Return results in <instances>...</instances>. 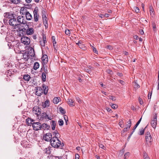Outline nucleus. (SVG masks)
<instances>
[{"label": "nucleus", "instance_id": "nucleus-63", "mask_svg": "<svg viewBox=\"0 0 159 159\" xmlns=\"http://www.w3.org/2000/svg\"><path fill=\"white\" fill-rule=\"evenodd\" d=\"M139 32L140 34L142 35H143L144 34L143 30L142 29L140 30Z\"/></svg>", "mask_w": 159, "mask_h": 159}, {"label": "nucleus", "instance_id": "nucleus-20", "mask_svg": "<svg viewBox=\"0 0 159 159\" xmlns=\"http://www.w3.org/2000/svg\"><path fill=\"white\" fill-rule=\"evenodd\" d=\"M42 105L44 108L49 107V104L48 100H46L44 102H42Z\"/></svg>", "mask_w": 159, "mask_h": 159}, {"label": "nucleus", "instance_id": "nucleus-29", "mask_svg": "<svg viewBox=\"0 0 159 159\" xmlns=\"http://www.w3.org/2000/svg\"><path fill=\"white\" fill-rule=\"evenodd\" d=\"M127 124H126V127L127 128V129H129L131 125V120L130 119L129 121H128L127 122Z\"/></svg>", "mask_w": 159, "mask_h": 159}, {"label": "nucleus", "instance_id": "nucleus-41", "mask_svg": "<svg viewBox=\"0 0 159 159\" xmlns=\"http://www.w3.org/2000/svg\"><path fill=\"white\" fill-rule=\"evenodd\" d=\"M130 153L129 152H127L125 153L124 155V159H127L128 156L129 155Z\"/></svg>", "mask_w": 159, "mask_h": 159}, {"label": "nucleus", "instance_id": "nucleus-60", "mask_svg": "<svg viewBox=\"0 0 159 159\" xmlns=\"http://www.w3.org/2000/svg\"><path fill=\"white\" fill-rule=\"evenodd\" d=\"M135 11L136 13H138V12H139V9L138 7H136Z\"/></svg>", "mask_w": 159, "mask_h": 159}, {"label": "nucleus", "instance_id": "nucleus-28", "mask_svg": "<svg viewBox=\"0 0 159 159\" xmlns=\"http://www.w3.org/2000/svg\"><path fill=\"white\" fill-rule=\"evenodd\" d=\"M39 64L38 62H35L33 68L34 70H36L39 67Z\"/></svg>", "mask_w": 159, "mask_h": 159}, {"label": "nucleus", "instance_id": "nucleus-47", "mask_svg": "<svg viewBox=\"0 0 159 159\" xmlns=\"http://www.w3.org/2000/svg\"><path fill=\"white\" fill-rule=\"evenodd\" d=\"M38 7H36L34 10V14H38Z\"/></svg>", "mask_w": 159, "mask_h": 159}, {"label": "nucleus", "instance_id": "nucleus-24", "mask_svg": "<svg viewBox=\"0 0 159 159\" xmlns=\"http://www.w3.org/2000/svg\"><path fill=\"white\" fill-rule=\"evenodd\" d=\"M56 123L55 121L53 120L51 122V126L52 130H54L55 129Z\"/></svg>", "mask_w": 159, "mask_h": 159}, {"label": "nucleus", "instance_id": "nucleus-16", "mask_svg": "<svg viewBox=\"0 0 159 159\" xmlns=\"http://www.w3.org/2000/svg\"><path fill=\"white\" fill-rule=\"evenodd\" d=\"M25 15L26 19L28 20H30L32 18V15L29 11H27L25 13Z\"/></svg>", "mask_w": 159, "mask_h": 159}, {"label": "nucleus", "instance_id": "nucleus-23", "mask_svg": "<svg viewBox=\"0 0 159 159\" xmlns=\"http://www.w3.org/2000/svg\"><path fill=\"white\" fill-rule=\"evenodd\" d=\"M142 119V117L140 118V119L138 120V121L137 122L136 125H135L133 129V132H134L135 131V130L136 128L137 127V126H138L139 124H140Z\"/></svg>", "mask_w": 159, "mask_h": 159}, {"label": "nucleus", "instance_id": "nucleus-10", "mask_svg": "<svg viewBox=\"0 0 159 159\" xmlns=\"http://www.w3.org/2000/svg\"><path fill=\"white\" fill-rule=\"evenodd\" d=\"M41 60L42 61V64L43 66L44 65H46V64L48 63V56L46 54L43 55L42 57Z\"/></svg>", "mask_w": 159, "mask_h": 159}, {"label": "nucleus", "instance_id": "nucleus-48", "mask_svg": "<svg viewBox=\"0 0 159 159\" xmlns=\"http://www.w3.org/2000/svg\"><path fill=\"white\" fill-rule=\"evenodd\" d=\"M46 113L45 112L42 113L41 114V118L43 120L44 119L45 117V115H46Z\"/></svg>", "mask_w": 159, "mask_h": 159}, {"label": "nucleus", "instance_id": "nucleus-59", "mask_svg": "<svg viewBox=\"0 0 159 159\" xmlns=\"http://www.w3.org/2000/svg\"><path fill=\"white\" fill-rule=\"evenodd\" d=\"M109 98L110 99L112 100V101H115L116 100V99L115 98V97H113L112 96H110L109 97Z\"/></svg>", "mask_w": 159, "mask_h": 159}, {"label": "nucleus", "instance_id": "nucleus-61", "mask_svg": "<svg viewBox=\"0 0 159 159\" xmlns=\"http://www.w3.org/2000/svg\"><path fill=\"white\" fill-rule=\"evenodd\" d=\"M134 132H133V131H132L131 133L130 134H129V136H128V139H127V140L128 141H129V139H130V138L132 135L133 134V133Z\"/></svg>", "mask_w": 159, "mask_h": 159}, {"label": "nucleus", "instance_id": "nucleus-19", "mask_svg": "<svg viewBox=\"0 0 159 159\" xmlns=\"http://www.w3.org/2000/svg\"><path fill=\"white\" fill-rule=\"evenodd\" d=\"M43 23L45 25L46 28H47L48 27V20L46 16H44V17H42Z\"/></svg>", "mask_w": 159, "mask_h": 159}, {"label": "nucleus", "instance_id": "nucleus-5", "mask_svg": "<svg viewBox=\"0 0 159 159\" xmlns=\"http://www.w3.org/2000/svg\"><path fill=\"white\" fill-rule=\"evenodd\" d=\"M21 42L25 45H29L30 43V39L27 37L24 36H21Z\"/></svg>", "mask_w": 159, "mask_h": 159}, {"label": "nucleus", "instance_id": "nucleus-56", "mask_svg": "<svg viewBox=\"0 0 159 159\" xmlns=\"http://www.w3.org/2000/svg\"><path fill=\"white\" fill-rule=\"evenodd\" d=\"M140 87L139 85L136 82H135V84L134 86V87L135 88H139Z\"/></svg>", "mask_w": 159, "mask_h": 159}, {"label": "nucleus", "instance_id": "nucleus-42", "mask_svg": "<svg viewBox=\"0 0 159 159\" xmlns=\"http://www.w3.org/2000/svg\"><path fill=\"white\" fill-rule=\"evenodd\" d=\"M91 46L93 50V52L96 54H98V51L96 50V49L93 46L91 45Z\"/></svg>", "mask_w": 159, "mask_h": 159}, {"label": "nucleus", "instance_id": "nucleus-7", "mask_svg": "<svg viewBox=\"0 0 159 159\" xmlns=\"http://www.w3.org/2000/svg\"><path fill=\"white\" fill-rule=\"evenodd\" d=\"M43 138L45 141L50 142V141L52 139V135L50 133H46L43 136Z\"/></svg>", "mask_w": 159, "mask_h": 159}, {"label": "nucleus", "instance_id": "nucleus-1", "mask_svg": "<svg viewBox=\"0 0 159 159\" xmlns=\"http://www.w3.org/2000/svg\"><path fill=\"white\" fill-rule=\"evenodd\" d=\"M22 51H20L21 52ZM23 52V53L20 52L18 54V58L21 59H23L25 61H27L28 59L30 58V56L29 55V53L26 52H25L24 51H22Z\"/></svg>", "mask_w": 159, "mask_h": 159}, {"label": "nucleus", "instance_id": "nucleus-18", "mask_svg": "<svg viewBox=\"0 0 159 159\" xmlns=\"http://www.w3.org/2000/svg\"><path fill=\"white\" fill-rule=\"evenodd\" d=\"M34 121V120L31 119L30 118L28 117V118L26 119V121L27 125H32V122H33Z\"/></svg>", "mask_w": 159, "mask_h": 159}, {"label": "nucleus", "instance_id": "nucleus-22", "mask_svg": "<svg viewBox=\"0 0 159 159\" xmlns=\"http://www.w3.org/2000/svg\"><path fill=\"white\" fill-rule=\"evenodd\" d=\"M30 78V76L28 74L25 75L23 77V79L26 81H28Z\"/></svg>", "mask_w": 159, "mask_h": 159}, {"label": "nucleus", "instance_id": "nucleus-64", "mask_svg": "<svg viewBox=\"0 0 159 159\" xmlns=\"http://www.w3.org/2000/svg\"><path fill=\"white\" fill-rule=\"evenodd\" d=\"M54 159H63L62 157H55Z\"/></svg>", "mask_w": 159, "mask_h": 159}, {"label": "nucleus", "instance_id": "nucleus-62", "mask_svg": "<svg viewBox=\"0 0 159 159\" xmlns=\"http://www.w3.org/2000/svg\"><path fill=\"white\" fill-rule=\"evenodd\" d=\"M150 14L151 16H152V15L153 16L154 15V11L153 9L151 11H150Z\"/></svg>", "mask_w": 159, "mask_h": 159}, {"label": "nucleus", "instance_id": "nucleus-38", "mask_svg": "<svg viewBox=\"0 0 159 159\" xmlns=\"http://www.w3.org/2000/svg\"><path fill=\"white\" fill-rule=\"evenodd\" d=\"M37 89L39 91L41 92V93H40L38 95L39 96H40L43 93V89L42 88L40 87H38Z\"/></svg>", "mask_w": 159, "mask_h": 159}, {"label": "nucleus", "instance_id": "nucleus-14", "mask_svg": "<svg viewBox=\"0 0 159 159\" xmlns=\"http://www.w3.org/2000/svg\"><path fill=\"white\" fill-rule=\"evenodd\" d=\"M145 140L146 141V144L149 147L151 145L152 142V136H151L149 137H148L145 138Z\"/></svg>", "mask_w": 159, "mask_h": 159}, {"label": "nucleus", "instance_id": "nucleus-49", "mask_svg": "<svg viewBox=\"0 0 159 159\" xmlns=\"http://www.w3.org/2000/svg\"><path fill=\"white\" fill-rule=\"evenodd\" d=\"M125 152V150L123 148L122 150H121L120 151V153L119 154V155H120V156H122L124 154V152Z\"/></svg>", "mask_w": 159, "mask_h": 159}, {"label": "nucleus", "instance_id": "nucleus-43", "mask_svg": "<svg viewBox=\"0 0 159 159\" xmlns=\"http://www.w3.org/2000/svg\"><path fill=\"white\" fill-rule=\"evenodd\" d=\"M76 44H77L81 48H82L84 46V45L81 44L80 41H79V42Z\"/></svg>", "mask_w": 159, "mask_h": 159}, {"label": "nucleus", "instance_id": "nucleus-52", "mask_svg": "<svg viewBox=\"0 0 159 159\" xmlns=\"http://www.w3.org/2000/svg\"><path fill=\"white\" fill-rule=\"evenodd\" d=\"M106 72L109 74L112 75L113 74L112 71L110 70H106Z\"/></svg>", "mask_w": 159, "mask_h": 159}, {"label": "nucleus", "instance_id": "nucleus-44", "mask_svg": "<svg viewBox=\"0 0 159 159\" xmlns=\"http://www.w3.org/2000/svg\"><path fill=\"white\" fill-rule=\"evenodd\" d=\"M151 135L150 134V133L149 131H148L145 134V138H148V137H149L151 136Z\"/></svg>", "mask_w": 159, "mask_h": 159}, {"label": "nucleus", "instance_id": "nucleus-45", "mask_svg": "<svg viewBox=\"0 0 159 159\" xmlns=\"http://www.w3.org/2000/svg\"><path fill=\"white\" fill-rule=\"evenodd\" d=\"M46 42L44 41H39V43L40 45L44 47L45 46V43Z\"/></svg>", "mask_w": 159, "mask_h": 159}, {"label": "nucleus", "instance_id": "nucleus-15", "mask_svg": "<svg viewBox=\"0 0 159 159\" xmlns=\"http://www.w3.org/2000/svg\"><path fill=\"white\" fill-rule=\"evenodd\" d=\"M41 129H42L44 130L48 129H49L50 126L48 125L47 124L43 123L42 124H41Z\"/></svg>", "mask_w": 159, "mask_h": 159}, {"label": "nucleus", "instance_id": "nucleus-2", "mask_svg": "<svg viewBox=\"0 0 159 159\" xmlns=\"http://www.w3.org/2000/svg\"><path fill=\"white\" fill-rule=\"evenodd\" d=\"M50 143L52 147L55 148H58L60 146L61 141L59 139H52L50 141Z\"/></svg>", "mask_w": 159, "mask_h": 159}, {"label": "nucleus", "instance_id": "nucleus-6", "mask_svg": "<svg viewBox=\"0 0 159 159\" xmlns=\"http://www.w3.org/2000/svg\"><path fill=\"white\" fill-rule=\"evenodd\" d=\"M25 17L23 16H18L17 17V21L18 23L22 24L24 25H26V21L24 19Z\"/></svg>", "mask_w": 159, "mask_h": 159}, {"label": "nucleus", "instance_id": "nucleus-35", "mask_svg": "<svg viewBox=\"0 0 159 159\" xmlns=\"http://www.w3.org/2000/svg\"><path fill=\"white\" fill-rule=\"evenodd\" d=\"M152 29H153V30L154 32H156L157 29V28L156 27V25L155 23V22H153L152 23Z\"/></svg>", "mask_w": 159, "mask_h": 159}, {"label": "nucleus", "instance_id": "nucleus-31", "mask_svg": "<svg viewBox=\"0 0 159 159\" xmlns=\"http://www.w3.org/2000/svg\"><path fill=\"white\" fill-rule=\"evenodd\" d=\"M57 134H56V135L55 136L52 137V139H59V138L60 137V136L58 133V132H56Z\"/></svg>", "mask_w": 159, "mask_h": 159}, {"label": "nucleus", "instance_id": "nucleus-50", "mask_svg": "<svg viewBox=\"0 0 159 159\" xmlns=\"http://www.w3.org/2000/svg\"><path fill=\"white\" fill-rule=\"evenodd\" d=\"M111 106V107L114 109H116L118 107L117 105L115 104H112Z\"/></svg>", "mask_w": 159, "mask_h": 159}, {"label": "nucleus", "instance_id": "nucleus-57", "mask_svg": "<svg viewBox=\"0 0 159 159\" xmlns=\"http://www.w3.org/2000/svg\"><path fill=\"white\" fill-rule=\"evenodd\" d=\"M65 33L66 35H68L70 34V31L68 29L66 30L65 31Z\"/></svg>", "mask_w": 159, "mask_h": 159}, {"label": "nucleus", "instance_id": "nucleus-13", "mask_svg": "<svg viewBox=\"0 0 159 159\" xmlns=\"http://www.w3.org/2000/svg\"><path fill=\"white\" fill-rule=\"evenodd\" d=\"M14 16H16V15L12 13L11 12H6L4 13V17L8 19L12 18Z\"/></svg>", "mask_w": 159, "mask_h": 159}, {"label": "nucleus", "instance_id": "nucleus-4", "mask_svg": "<svg viewBox=\"0 0 159 159\" xmlns=\"http://www.w3.org/2000/svg\"><path fill=\"white\" fill-rule=\"evenodd\" d=\"M16 16H14L12 18H11L9 20V25L13 27H16L20 25V23H18L16 18Z\"/></svg>", "mask_w": 159, "mask_h": 159}, {"label": "nucleus", "instance_id": "nucleus-3", "mask_svg": "<svg viewBox=\"0 0 159 159\" xmlns=\"http://www.w3.org/2000/svg\"><path fill=\"white\" fill-rule=\"evenodd\" d=\"M24 25L25 27L22 26L21 27H20L18 28V36L19 37H21L26 35V28L25 25Z\"/></svg>", "mask_w": 159, "mask_h": 159}, {"label": "nucleus", "instance_id": "nucleus-33", "mask_svg": "<svg viewBox=\"0 0 159 159\" xmlns=\"http://www.w3.org/2000/svg\"><path fill=\"white\" fill-rule=\"evenodd\" d=\"M39 15L38 14H34V21L35 22H37L38 20V17Z\"/></svg>", "mask_w": 159, "mask_h": 159}, {"label": "nucleus", "instance_id": "nucleus-11", "mask_svg": "<svg viewBox=\"0 0 159 159\" xmlns=\"http://www.w3.org/2000/svg\"><path fill=\"white\" fill-rule=\"evenodd\" d=\"M41 109L38 106H35L33 108V111L36 112L35 114L38 116L41 113Z\"/></svg>", "mask_w": 159, "mask_h": 159}, {"label": "nucleus", "instance_id": "nucleus-37", "mask_svg": "<svg viewBox=\"0 0 159 159\" xmlns=\"http://www.w3.org/2000/svg\"><path fill=\"white\" fill-rule=\"evenodd\" d=\"M143 153L144 159H150L147 154L145 152H144Z\"/></svg>", "mask_w": 159, "mask_h": 159}, {"label": "nucleus", "instance_id": "nucleus-25", "mask_svg": "<svg viewBox=\"0 0 159 159\" xmlns=\"http://www.w3.org/2000/svg\"><path fill=\"white\" fill-rule=\"evenodd\" d=\"M68 101L67 102L70 106H74L75 105L73 104L74 103V101L71 99H68Z\"/></svg>", "mask_w": 159, "mask_h": 159}, {"label": "nucleus", "instance_id": "nucleus-32", "mask_svg": "<svg viewBox=\"0 0 159 159\" xmlns=\"http://www.w3.org/2000/svg\"><path fill=\"white\" fill-rule=\"evenodd\" d=\"M151 124L153 128H155L156 126L157 122H154L153 120H151Z\"/></svg>", "mask_w": 159, "mask_h": 159}, {"label": "nucleus", "instance_id": "nucleus-39", "mask_svg": "<svg viewBox=\"0 0 159 159\" xmlns=\"http://www.w3.org/2000/svg\"><path fill=\"white\" fill-rule=\"evenodd\" d=\"M45 65H44V66L43 65V66H42V68L41 70H42V68H43V70H44V72H45V74L46 73L47 74L48 73V69H47V67L46 66V67L45 66Z\"/></svg>", "mask_w": 159, "mask_h": 159}, {"label": "nucleus", "instance_id": "nucleus-58", "mask_svg": "<svg viewBox=\"0 0 159 159\" xmlns=\"http://www.w3.org/2000/svg\"><path fill=\"white\" fill-rule=\"evenodd\" d=\"M139 103L141 105L143 104V101L142 100V99L141 98H139Z\"/></svg>", "mask_w": 159, "mask_h": 159}, {"label": "nucleus", "instance_id": "nucleus-27", "mask_svg": "<svg viewBox=\"0 0 159 159\" xmlns=\"http://www.w3.org/2000/svg\"><path fill=\"white\" fill-rule=\"evenodd\" d=\"M10 1L11 3L16 4L20 3V2H21L20 0H10Z\"/></svg>", "mask_w": 159, "mask_h": 159}, {"label": "nucleus", "instance_id": "nucleus-51", "mask_svg": "<svg viewBox=\"0 0 159 159\" xmlns=\"http://www.w3.org/2000/svg\"><path fill=\"white\" fill-rule=\"evenodd\" d=\"M45 119H48L49 120H51L52 119V118H51V117H49L48 116V115H47V114L45 115Z\"/></svg>", "mask_w": 159, "mask_h": 159}, {"label": "nucleus", "instance_id": "nucleus-8", "mask_svg": "<svg viewBox=\"0 0 159 159\" xmlns=\"http://www.w3.org/2000/svg\"><path fill=\"white\" fill-rule=\"evenodd\" d=\"M32 125L34 130L38 131L41 129V123L39 122H34Z\"/></svg>", "mask_w": 159, "mask_h": 159}, {"label": "nucleus", "instance_id": "nucleus-12", "mask_svg": "<svg viewBox=\"0 0 159 159\" xmlns=\"http://www.w3.org/2000/svg\"><path fill=\"white\" fill-rule=\"evenodd\" d=\"M28 50V51H27L28 52H27L29 53L30 56L34 57L35 55V51L34 48L32 47H30L29 48Z\"/></svg>", "mask_w": 159, "mask_h": 159}, {"label": "nucleus", "instance_id": "nucleus-54", "mask_svg": "<svg viewBox=\"0 0 159 159\" xmlns=\"http://www.w3.org/2000/svg\"><path fill=\"white\" fill-rule=\"evenodd\" d=\"M43 41H45V42H47V40H46V36L44 34H43Z\"/></svg>", "mask_w": 159, "mask_h": 159}, {"label": "nucleus", "instance_id": "nucleus-55", "mask_svg": "<svg viewBox=\"0 0 159 159\" xmlns=\"http://www.w3.org/2000/svg\"><path fill=\"white\" fill-rule=\"evenodd\" d=\"M99 147L105 150L106 149V147L102 144H100L99 145Z\"/></svg>", "mask_w": 159, "mask_h": 159}, {"label": "nucleus", "instance_id": "nucleus-17", "mask_svg": "<svg viewBox=\"0 0 159 159\" xmlns=\"http://www.w3.org/2000/svg\"><path fill=\"white\" fill-rule=\"evenodd\" d=\"M43 89V93L45 95L47 94L48 93V87L47 86L43 84L42 85Z\"/></svg>", "mask_w": 159, "mask_h": 159}, {"label": "nucleus", "instance_id": "nucleus-26", "mask_svg": "<svg viewBox=\"0 0 159 159\" xmlns=\"http://www.w3.org/2000/svg\"><path fill=\"white\" fill-rule=\"evenodd\" d=\"M42 80L43 82H45L46 80V75L45 72H43L41 75Z\"/></svg>", "mask_w": 159, "mask_h": 159}, {"label": "nucleus", "instance_id": "nucleus-40", "mask_svg": "<svg viewBox=\"0 0 159 159\" xmlns=\"http://www.w3.org/2000/svg\"><path fill=\"white\" fill-rule=\"evenodd\" d=\"M58 123L59 125L60 126L63 125L64 124V122L63 120L61 119H59L58 121Z\"/></svg>", "mask_w": 159, "mask_h": 159}, {"label": "nucleus", "instance_id": "nucleus-30", "mask_svg": "<svg viewBox=\"0 0 159 159\" xmlns=\"http://www.w3.org/2000/svg\"><path fill=\"white\" fill-rule=\"evenodd\" d=\"M60 98L55 97L53 100V102L55 104H57L59 101Z\"/></svg>", "mask_w": 159, "mask_h": 159}, {"label": "nucleus", "instance_id": "nucleus-36", "mask_svg": "<svg viewBox=\"0 0 159 159\" xmlns=\"http://www.w3.org/2000/svg\"><path fill=\"white\" fill-rule=\"evenodd\" d=\"M145 129L142 128L141 129H139V134L140 135H143L144 134Z\"/></svg>", "mask_w": 159, "mask_h": 159}, {"label": "nucleus", "instance_id": "nucleus-9", "mask_svg": "<svg viewBox=\"0 0 159 159\" xmlns=\"http://www.w3.org/2000/svg\"><path fill=\"white\" fill-rule=\"evenodd\" d=\"M26 34L27 35L32 34L34 32V29L32 28H30L27 24H26Z\"/></svg>", "mask_w": 159, "mask_h": 159}, {"label": "nucleus", "instance_id": "nucleus-53", "mask_svg": "<svg viewBox=\"0 0 159 159\" xmlns=\"http://www.w3.org/2000/svg\"><path fill=\"white\" fill-rule=\"evenodd\" d=\"M46 12L44 10H43L42 11V17H44V16H46L45 15Z\"/></svg>", "mask_w": 159, "mask_h": 159}, {"label": "nucleus", "instance_id": "nucleus-46", "mask_svg": "<svg viewBox=\"0 0 159 159\" xmlns=\"http://www.w3.org/2000/svg\"><path fill=\"white\" fill-rule=\"evenodd\" d=\"M157 114L156 113H155V114L153 119L152 120H153L154 122H157Z\"/></svg>", "mask_w": 159, "mask_h": 159}, {"label": "nucleus", "instance_id": "nucleus-34", "mask_svg": "<svg viewBox=\"0 0 159 159\" xmlns=\"http://www.w3.org/2000/svg\"><path fill=\"white\" fill-rule=\"evenodd\" d=\"M59 110L61 113L63 115L65 114L66 112L65 110L62 107H60L59 108Z\"/></svg>", "mask_w": 159, "mask_h": 159}, {"label": "nucleus", "instance_id": "nucleus-21", "mask_svg": "<svg viewBox=\"0 0 159 159\" xmlns=\"http://www.w3.org/2000/svg\"><path fill=\"white\" fill-rule=\"evenodd\" d=\"M44 152L47 154H49L50 153L51 151V147H49L48 148H46L44 150Z\"/></svg>", "mask_w": 159, "mask_h": 159}]
</instances>
